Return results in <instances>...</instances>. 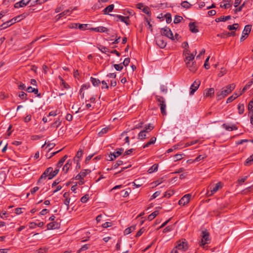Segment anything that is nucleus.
Masks as SVG:
<instances>
[{
  "label": "nucleus",
  "instance_id": "obj_1",
  "mask_svg": "<svg viewBox=\"0 0 253 253\" xmlns=\"http://www.w3.org/2000/svg\"><path fill=\"white\" fill-rule=\"evenodd\" d=\"M235 84H231L226 85L221 88V90L216 92V98L217 100H219L227 96L230 93L232 92L235 88Z\"/></svg>",
  "mask_w": 253,
  "mask_h": 253
},
{
  "label": "nucleus",
  "instance_id": "obj_2",
  "mask_svg": "<svg viewBox=\"0 0 253 253\" xmlns=\"http://www.w3.org/2000/svg\"><path fill=\"white\" fill-rule=\"evenodd\" d=\"M222 183L219 182L215 185H210L207 188V196H211L216 193L220 188L222 187Z\"/></svg>",
  "mask_w": 253,
  "mask_h": 253
},
{
  "label": "nucleus",
  "instance_id": "obj_3",
  "mask_svg": "<svg viewBox=\"0 0 253 253\" xmlns=\"http://www.w3.org/2000/svg\"><path fill=\"white\" fill-rule=\"evenodd\" d=\"M201 236L202 239L199 245L203 248H206L205 245L210 243V234L207 230H205L202 231Z\"/></svg>",
  "mask_w": 253,
  "mask_h": 253
},
{
  "label": "nucleus",
  "instance_id": "obj_4",
  "mask_svg": "<svg viewBox=\"0 0 253 253\" xmlns=\"http://www.w3.org/2000/svg\"><path fill=\"white\" fill-rule=\"evenodd\" d=\"M156 100L159 102L158 105L160 107L161 112L164 116L167 114L166 112V104L164 98L161 96L156 95Z\"/></svg>",
  "mask_w": 253,
  "mask_h": 253
},
{
  "label": "nucleus",
  "instance_id": "obj_5",
  "mask_svg": "<svg viewBox=\"0 0 253 253\" xmlns=\"http://www.w3.org/2000/svg\"><path fill=\"white\" fill-rule=\"evenodd\" d=\"M161 33L162 35L168 37L171 40H174V38L173 33L171 30L167 27L162 28L161 29Z\"/></svg>",
  "mask_w": 253,
  "mask_h": 253
},
{
  "label": "nucleus",
  "instance_id": "obj_6",
  "mask_svg": "<svg viewBox=\"0 0 253 253\" xmlns=\"http://www.w3.org/2000/svg\"><path fill=\"white\" fill-rule=\"evenodd\" d=\"M175 248L179 250L185 251L188 248L187 242L185 239L182 241H179L177 242V245L176 246Z\"/></svg>",
  "mask_w": 253,
  "mask_h": 253
},
{
  "label": "nucleus",
  "instance_id": "obj_7",
  "mask_svg": "<svg viewBox=\"0 0 253 253\" xmlns=\"http://www.w3.org/2000/svg\"><path fill=\"white\" fill-rule=\"evenodd\" d=\"M200 84L201 81L199 80H196L194 82L190 88V95H193L195 93V92L198 89Z\"/></svg>",
  "mask_w": 253,
  "mask_h": 253
},
{
  "label": "nucleus",
  "instance_id": "obj_8",
  "mask_svg": "<svg viewBox=\"0 0 253 253\" xmlns=\"http://www.w3.org/2000/svg\"><path fill=\"white\" fill-rule=\"evenodd\" d=\"M191 195L187 194L183 196L178 201V204L181 206H185L187 204L190 200Z\"/></svg>",
  "mask_w": 253,
  "mask_h": 253
},
{
  "label": "nucleus",
  "instance_id": "obj_9",
  "mask_svg": "<svg viewBox=\"0 0 253 253\" xmlns=\"http://www.w3.org/2000/svg\"><path fill=\"white\" fill-rule=\"evenodd\" d=\"M156 42L161 48H165L167 45V42L162 36L156 38Z\"/></svg>",
  "mask_w": 253,
  "mask_h": 253
},
{
  "label": "nucleus",
  "instance_id": "obj_10",
  "mask_svg": "<svg viewBox=\"0 0 253 253\" xmlns=\"http://www.w3.org/2000/svg\"><path fill=\"white\" fill-rule=\"evenodd\" d=\"M31 0H21L14 4V7L15 8L23 7L28 5Z\"/></svg>",
  "mask_w": 253,
  "mask_h": 253
},
{
  "label": "nucleus",
  "instance_id": "obj_11",
  "mask_svg": "<svg viewBox=\"0 0 253 253\" xmlns=\"http://www.w3.org/2000/svg\"><path fill=\"white\" fill-rule=\"evenodd\" d=\"M111 16H114L117 17L122 22L125 23L126 25H129L130 24V21L128 16L125 17L120 15H113L110 14Z\"/></svg>",
  "mask_w": 253,
  "mask_h": 253
},
{
  "label": "nucleus",
  "instance_id": "obj_12",
  "mask_svg": "<svg viewBox=\"0 0 253 253\" xmlns=\"http://www.w3.org/2000/svg\"><path fill=\"white\" fill-rule=\"evenodd\" d=\"M187 67L189 70L192 72H195L197 70V66L195 62L191 61V62H187L186 64Z\"/></svg>",
  "mask_w": 253,
  "mask_h": 253
},
{
  "label": "nucleus",
  "instance_id": "obj_13",
  "mask_svg": "<svg viewBox=\"0 0 253 253\" xmlns=\"http://www.w3.org/2000/svg\"><path fill=\"white\" fill-rule=\"evenodd\" d=\"M90 30L96 32L100 33H107L109 31L107 28L103 26H100L96 28H91L90 29Z\"/></svg>",
  "mask_w": 253,
  "mask_h": 253
},
{
  "label": "nucleus",
  "instance_id": "obj_14",
  "mask_svg": "<svg viewBox=\"0 0 253 253\" xmlns=\"http://www.w3.org/2000/svg\"><path fill=\"white\" fill-rule=\"evenodd\" d=\"M214 94V89L213 88H210L209 89H205L204 95L205 96L208 97H212L213 96Z\"/></svg>",
  "mask_w": 253,
  "mask_h": 253
},
{
  "label": "nucleus",
  "instance_id": "obj_15",
  "mask_svg": "<svg viewBox=\"0 0 253 253\" xmlns=\"http://www.w3.org/2000/svg\"><path fill=\"white\" fill-rule=\"evenodd\" d=\"M59 228V224L57 222H50L47 225L48 230L58 229Z\"/></svg>",
  "mask_w": 253,
  "mask_h": 253
},
{
  "label": "nucleus",
  "instance_id": "obj_16",
  "mask_svg": "<svg viewBox=\"0 0 253 253\" xmlns=\"http://www.w3.org/2000/svg\"><path fill=\"white\" fill-rule=\"evenodd\" d=\"M189 30L193 33H197L199 32L198 26L196 25L195 22H190L189 24Z\"/></svg>",
  "mask_w": 253,
  "mask_h": 253
},
{
  "label": "nucleus",
  "instance_id": "obj_17",
  "mask_svg": "<svg viewBox=\"0 0 253 253\" xmlns=\"http://www.w3.org/2000/svg\"><path fill=\"white\" fill-rule=\"evenodd\" d=\"M28 15V14L27 13H24L22 14H20L19 15H18L14 18H12V19H13V22L12 23H15V22H18L22 20V19H24L26 16Z\"/></svg>",
  "mask_w": 253,
  "mask_h": 253
},
{
  "label": "nucleus",
  "instance_id": "obj_18",
  "mask_svg": "<svg viewBox=\"0 0 253 253\" xmlns=\"http://www.w3.org/2000/svg\"><path fill=\"white\" fill-rule=\"evenodd\" d=\"M71 13V11L70 9H67L63 12L60 13V14H58L57 16H56V19L58 20L60 18L67 15H70Z\"/></svg>",
  "mask_w": 253,
  "mask_h": 253
},
{
  "label": "nucleus",
  "instance_id": "obj_19",
  "mask_svg": "<svg viewBox=\"0 0 253 253\" xmlns=\"http://www.w3.org/2000/svg\"><path fill=\"white\" fill-rule=\"evenodd\" d=\"M13 22V19H11L10 20L7 21L6 22L3 23L0 26V29H5L9 26H10L11 25L13 24L14 23H12Z\"/></svg>",
  "mask_w": 253,
  "mask_h": 253
},
{
  "label": "nucleus",
  "instance_id": "obj_20",
  "mask_svg": "<svg viewBox=\"0 0 253 253\" xmlns=\"http://www.w3.org/2000/svg\"><path fill=\"white\" fill-rule=\"evenodd\" d=\"M185 58V62L186 64L187 62H191V61H193L194 59L195 55H194V53H190L189 55H186Z\"/></svg>",
  "mask_w": 253,
  "mask_h": 253
},
{
  "label": "nucleus",
  "instance_id": "obj_21",
  "mask_svg": "<svg viewBox=\"0 0 253 253\" xmlns=\"http://www.w3.org/2000/svg\"><path fill=\"white\" fill-rule=\"evenodd\" d=\"M72 165V162L71 160H68L66 164L64 166L63 168V170L65 171V173H67L70 169Z\"/></svg>",
  "mask_w": 253,
  "mask_h": 253
},
{
  "label": "nucleus",
  "instance_id": "obj_22",
  "mask_svg": "<svg viewBox=\"0 0 253 253\" xmlns=\"http://www.w3.org/2000/svg\"><path fill=\"white\" fill-rule=\"evenodd\" d=\"M114 5L113 4H110L107 6L103 10L104 14H107L108 12H112L114 9Z\"/></svg>",
  "mask_w": 253,
  "mask_h": 253
},
{
  "label": "nucleus",
  "instance_id": "obj_23",
  "mask_svg": "<svg viewBox=\"0 0 253 253\" xmlns=\"http://www.w3.org/2000/svg\"><path fill=\"white\" fill-rule=\"evenodd\" d=\"M146 130H141L138 135V139L140 140H143L145 139L147 137L146 136Z\"/></svg>",
  "mask_w": 253,
  "mask_h": 253
},
{
  "label": "nucleus",
  "instance_id": "obj_24",
  "mask_svg": "<svg viewBox=\"0 0 253 253\" xmlns=\"http://www.w3.org/2000/svg\"><path fill=\"white\" fill-rule=\"evenodd\" d=\"M230 19H231V16L229 15L226 16H220L218 18H217L215 19V21L216 22H221V21L225 22L226 21L230 20Z\"/></svg>",
  "mask_w": 253,
  "mask_h": 253
},
{
  "label": "nucleus",
  "instance_id": "obj_25",
  "mask_svg": "<svg viewBox=\"0 0 253 253\" xmlns=\"http://www.w3.org/2000/svg\"><path fill=\"white\" fill-rule=\"evenodd\" d=\"M90 82H91L93 85L94 86H99V84L101 83L99 79H96L92 77H90Z\"/></svg>",
  "mask_w": 253,
  "mask_h": 253
},
{
  "label": "nucleus",
  "instance_id": "obj_26",
  "mask_svg": "<svg viewBox=\"0 0 253 253\" xmlns=\"http://www.w3.org/2000/svg\"><path fill=\"white\" fill-rule=\"evenodd\" d=\"M253 78L252 79V80L250 82H249L244 87V88H243L241 92L240 93V95H242V94L243 93H244V92H245V91L247 89H248L250 86L252 85V84H253Z\"/></svg>",
  "mask_w": 253,
  "mask_h": 253
},
{
  "label": "nucleus",
  "instance_id": "obj_27",
  "mask_svg": "<svg viewBox=\"0 0 253 253\" xmlns=\"http://www.w3.org/2000/svg\"><path fill=\"white\" fill-rule=\"evenodd\" d=\"M251 25H247L245 26L244 29L243 31V34H244L245 35H248L251 31Z\"/></svg>",
  "mask_w": 253,
  "mask_h": 253
},
{
  "label": "nucleus",
  "instance_id": "obj_28",
  "mask_svg": "<svg viewBox=\"0 0 253 253\" xmlns=\"http://www.w3.org/2000/svg\"><path fill=\"white\" fill-rule=\"evenodd\" d=\"M83 150L81 149L77 152V154L74 158V161L79 162L80 158L82 156Z\"/></svg>",
  "mask_w": 253,
  "mask_h": 253
},
{
  "label": "nucleus",
  "instance_id": "obj_29",
  "mask_svg": "<svg viewBox=\"0 0 253 253\" xmlns=\"http://www.w3.org/2000/svg\"><path fill=\"white\" fill-rule=\"evenodd\" d=\"M67 155H65L63 157H62L59 161V162H58V163L56 164V167L57 168H60V167H61L63 164V163H64V162L65 161V160H66V159L67 158Z\"/></svg>",
  "mask_w": 253,
  "mask_h": 253
},
{
  "label": "nucleus",
  "instance_id": "obj_30",
  "mask_svg": "<svg viewBox=\"0 0 253 253\" xmlns=\"http://www.w3.org/2000/svg\"><path fill=\"white\" fill-rule=\"evenodd\" d=\"M240 95V94H238L237 93L235 92L233 95L227 98V99L226 100V103H229L231 102L232 101H233L234 100H235L237 97H238Z\"/></svg>",
  "mask_w": 253,
  "mask_h": 253
},
{
  "label": "nucleus",
  "instance_id": "obj_31",
  "mask_svg": "<svg viewBox=\"0 0 253 253\" xmlns=\"http://www.w3.org/2000/svg\"><path fill=\"white\" fill-rule=\"evenodd\" d=\"M117 151L112 153L113 156L115 155V158H117L120 156L124 151V149L122 148H118L116 149Z\"/></svg>",
  "mask_w": 253,
  "mask_h": 253
},
{
  "label": "nucleus",
  "instance_id": "obj_32",
  "mask_svg": "<svg viewBox=\"0 0 253 253\" xmlns=\"http://www.w3.org/2000/svg\"><path fill=\"white\" fill-rule=\"evenodd\" d=\"M59 169L57 168L54 170H52L51 173H49L48 175V179H51L54 176H55L59 172Z\"/></svg>",
  "mask_w": 253,
  "mask_h": 253
},
{
  "label": "nucleus",
  "instance_id": "obj_33",
  "mask_svg": "<svg viewBox=\"0 0 253 253\" xmlns=\"http://www.w3.org/2000/svg\"><path fill=\"white\" fill-rule=\"evenodd\" d=\"M158 165L154 164L151 167H150L148 170V172L149 173H151L153 172L157 171L158 170Z\"/></svg>",
  "mask_w": 253,
  "mask_h": 253
},
{
  "label": "nucleus",
  "instance_id": "obj_34",
  "mask_svg": "<svg viewBox=\"0 0 253 253\" xmlns=\"http://www.w3.org/2000/svg\"><path fill=\"white\" fill-rule=\"evenodd\" d=\"M223 127L227 130H228V131H232L233 130H236L237 129V127L233 125L232 126H227V125L226 124H223Z\"/></svg>",
  "mask_w": 253,
  "mask_h": 253
},
{
  "label": "nucleus",
  "instance_id": "obj_35",
  "mask_svg": "<svg viewBox=\"0 0 253 253\" xmlns=\"http://www.w3.org/2000/svg\"><path fill=\"white\" fill-rule=\"evenodd\" d=\"M245 107L244 104L239 103L238 105V113L240 115L243 114L244 112Z\"/></svg>",
  "mask_w": 253,
  "mask_h": 253
},
{
  "label": "nucleus",
  "instance_id": "obj_36",
  "mask_svg": "<svg viewBox=\"0 0 253 253\" xmlns=\"http://www.w3.org/2000/svg\"><path fill=\"white\" fill-rule=\"evenodd\" d=\"M123 164V161L122 160L117 161L114 164L112 165V167L111 168V169H116L118 168L120 166H121Z\"/></svg>",
  "mask_w": 253,
  "mask_h": 253
},
{
  "label": "nucleus",
  "instance_id": "obj_37",
  "mask_svg": "<svg viewBox=\"0 0 253 253\" xmlns=\"http://www.w3.org/2000/svg\"><path fill=\"white\" fill-rule=\"evenodd\" d=\"M159 211H158L153 212L151 214L148 215V219L149 221H151L159 214Z\"/></svg>",
  "mask_w": 253,
  "mask_h": 253
},
{
  "label": "nucleus",
  "instance_id": "obj_38",
  "mask_svg": "<svg viewBox=\"0 0 253 253\" xmlns=\"http://www.w3.org/2000/svg\"><path fill=\"white\" fill-rule=\"evenodd\" d=\"M59 79L61 81V85H62L63 86V87L64 88L68 89L70 87V85L64 81V80L63 79V78L59 76Z\"/></svg>",
  "mask_w": 253,
  "mask_h": 253
},
{
  "label": "nucleus",
  "instance_id": "obj_39",
  "mask_svg": "<svg viewBox=\"0 0 253 253\" xmlns=\"http://www.w3.org/2000/svg\"><path fill=\"white\" fill-rule=\"evenodd\" d=\"M134 229H135L134 226H130L129 227H128L125 230L124 234L128 235V234H130Z\"/></svg>",
  "mask_w": 253,
  "mask_h": 253
},
{
  "label": "nucleus",
  "instance_id": "obj_40",
  "mask_svg": "<svg viewBox=\"0 0 253 253\" xmlns=\"http://www.w3.org/2000/svg\"><path fill=\"white\" fill-rule=\"evenodd\" d=\"M252 162H253V154L246 160L245 165L246 166H250Z\"/></svg>",
  "mask_w": 253,
  "mask_h": 253
},
{
  "label": "nucleus",
  "instance_id": "obj_41",
  "mask_svg": "<svg viewBox=\"0 0 253 253\" xmlns=\"http://www.w3.org/2000/svg\"><path fill=\"white\" fill-rule=\"evenodd\" d=\"M91 170L89 169H84L82 170L80 173L82 177L84 178L86 175L90 173Z\"/></svg>",
  "mask_w": 253,
  "mask_h": 253
},
{
  "label": "nucleus",
  "instance_id": "obj_42",
  "mask_svg": "<svg viewBox=\"0 0 253 253\" xmlns=\"http://www.w3.org/2000/svg\"><path fill=\"white\" fill-rule=\"evenodd\" d=\"M109 127H106L102 128L99 132H98V135L99 136H103V134H106L109 130Z\"/></svg>",
  "mask_w": 253,
  "mask_h": 253
},
{
  "label": "nucleus",
  "instance_id": "obj_43",
  "mask_svg": "<svg viewBox=\"0 0 253 253\" xmlns=\"http://www.w3.org/2000/svg\"><path fill=\"white\" fill-rule=\"evenodd\" d=\"M18 96L22 100H27V94L24 91H21L18 94Z\"/></svg>",
  "mask_w": 253,
  "mask_h": 253
},
{
  "label": "nucleus",
  "instance_id": "obj_44",
  "mask_svg": "<svg viewBox=\"0 0 253 253\" xmlns=\"http://www.w3.org/2000/svg\"><path fill=\"white\" fill-rule=\"evenodd\" d=\"M142 11L144 13H146L148 16H151V13L150 8L148 6H144L142 8Z\"/></svg>",
  "mask_w": 253,
  "mask_h": 253
},
{
  "label": "nucleus",
  "instance_id": "obj_45",
  "mask_svg": "<svg viewBox=\"0 0 253 253\" xmlns=\"http://www.w3.org/2000/svg\"><path fill=\"white\" fill-rule=\"evenodd\" d=\"M183 19L182 16L176 15L174 17L173 22L175 24H178L181 22V21Z\"/></svg>",
  "mask_w": 253,
  "mask_h": 253
},
{
  "label": "nucleus",
  "instance_id": "obj_46",
  "mask_svg": "<svg viewBox=\"0 0 253 253\" xmlns=\"http://www.w3.org/2000/svg\"><path fill=\"white\" fill-rule=\"evenodd\" d=\"M173 229V225H169L165 228L163 231L164 233L170 232Z\"/></svg>",
  "mask_w": 253,
  "mask_h": 253
},
{
  "label": "nucleus",
  "instance_id": "obj_47",
  "mask_svg": "<svg viewBox=\"0 0 253 253\" xmlns=\"http://www.w3.org/2000/svg\"><path fill=\"white\" fill-rule=\"evenodd\" d=\"M89 247H90L89 244L84 245L82 247V248H81L79 249V250L78 251V252L77 253H80L82 251H85V250H87Z\"/></svg>",
  "mask_w": 253,
  "mask_h": 253
},
{
  "label": "nucleus",
  "instance_id": "obj_48",
  "mask_svg": "<svg viewBox=\"0 0 253 253\" xmlns=\"http://www.w3.org/2000/svg\"><path fill=\"white\" fill-rule=\"evenodd\" d=\"M238 24L235 23L232 25H228L227 27V29L230 31H232L233 30H237V29L238 28Z\"/></svg>",
  "mask_w": 253,
  "mask_h": 253
},
{
  "label": "nucleus",
  "instance_id": "obj_49",
  "mask_svg": "<svg viewBox=\"0 0 253 253\" xmlns=\"http://www.w3.org/2000/svg\"><path fill=\"white\" fill-rule=\"evenodd\" d=\"M181 6L186 8H189L190 7L191 4L187 1H182L181 3Z\"/></svg>",
  "mask_w": 253,
  "mask_h": 253
},
{
  "label": "nucleus",
  "instance_id": "obj_50",
  "mask_svg": "<svg viewBox=\"0 0 253 253\" xmlns=\"http://www.w3.org/2000/svg\"><path fill=\"white\" fill-rule=\"evenodd\" d=\"M61 121L59 119H58L52 124L51 126L52 127H56V128H57L61 125Z\"/></svg>",
  "mask_w": 253,
  "mask_h": 253
},
{
  "label": "nucleus",
  "instance_id": "obj_51",
  "mask_svg": "<svg viewBox=\"0 0 253 253\" xmlns=\"http://www.w3.org/2000/svg\"><path fill=\"white\" fill-rule=\"evenodd\" d=\"M113 66L117 71H121L123 69V66L122 63L119 64H114Z\"/></svg>",
  "mask_w": 253,
  "mask_h": 253
},
{
  "label": "nucleus",
  "instance_id": "obj_52",
  "mask_svg": "<svg viewBox=\"0 0 253 253\" xmlns=\"http://www.w3.org/2000/svg\"><path fill=\"white\" fill-rule=\"evenodd\" d=\"M154 126L149 124L145 126V129L144 130H146V132H148L152 130Z\"/></svg>",
  "mask_w": 253,
  "mask_h": 253
},
{
  "label": "nucleus",
  "instance_id": "obj_53",
  "mask_svg": "<svg viewBox=\"0 0 253 253\" xmlns=\"http://www.w3.org/2000/svg\"><path fill=\"white\" fill-rule=\"evenodd\" d=\"M165 18L167 23H170L171 22V16L170 13H167L165 15Z\"/></svg>",
  "mask_w": 253,
  "mask_h": 253
},
{
  "label": "nucleus",
  "instance_id": "obj_54",
  "mask_svg": "<svg viewBox=\"0 0 253 253\" xmlns=\"http://www.w3.org/2000/svg\"><path fill=\"white\" fill-rule=\"evenodd\" d=\"M52 172V167H49L47 169H46L45 171L43 172V173L47 175V177H48V175L49 173H51Z\"/></svg>",
  "mask_w": 253,
  "mask_h": 253
},
{
  "label": "nucleus",
  "instance_id": "obj_55",
  "mask_svg": "<svg viewBox=\"0 0 253 253\" xmlns=\"http://www.w3.org/2000/svg\"><path fill=\"white\" fill-rule=\"evenodd\" d=\"M88 199H89L88 195L86 194L81 198V201L83 203H85L88 201Z\"/></svg>",
  "mask_w": 253,
  "mask_h": 253
},
{
  "label": "nucleus",
  "instance_id": "obj_56",
  "mask_svg": "<svg viewBox=\"0 0 253 253\" xmlns=\"http://www.w3.org/2000/svg\"><path fill=\"white\" fill-rule=\"evenodd\" d=\"M173 194H174V193L172 191H168L165 193L164 197H167V198H169Z\"/></svg>",
  "mask_w": 253,
  "mask_h": 253
},
{
  "label": "nucleus",
  "instance_id": "obj_57",
  "mask_svg": "<svg viewBox=\"0 0 253 253\" xmlns=\"http://www.w3.org/2000/svg\"><path fill=\"white\" fill-rule=\"evenodd\" d=\"M99 49L103 53H106L109 51L108 48L103 45H100V47H98Z\"/></svg>",
  "mask_w": 253,
  "mask_h": 253
},
{
  "label": "nucleus",
  "instance_id": "obj_58",
  "mask_svg": "<svg viewBox=\"0 0 253 253\" xmlns=\"http://www.w3.org/2000/svg\"><path fill=\"white\" fill-rule=\"evenodd\" d=\"M47 175H45V173L44 174L43 173L41 175L40 177L39 178L38 181V184H39L40 183H41L43 180L45 179L46 178Z\"/></svg>",
  "mask_w": 253,
  "mask_h": 253
},
{
  "label": "nucleus",
  "instance_id": "obj_59",
  "mask_svg": "<svg viewBox=\"0 0 253 253\" xmlns=\"http://www.w3.org/2000/svg\"><path fill=\"white\" fill-rule=\"evenodd\" d=\"M87 25H88L87 24H78V28L80 30L84 31L86 29Z\"/></svg>",
  "mask_w": 253,
  "mask_h": 253
},
{
  "label": "nucleus",
  "instance_id": "obj_60",
  "mask_svg": "<svg viewBox=\"0 0 253 253\" xmlns=\"http://www.w3.org/2000/svg\"><path fill=\"white\" fill-rule=\"evenodd\" d=\"M145 231V229L143 227L142 228H141L137 232V233L135 235V237H140L142 234Z\"/></svg>",
  "mask_w": 253,
  "mask_h": 253
},
{
  "label": "nucleus",
  "instance_id": "obj_61",
  "mask_svg": "<svg viewBox=\"0 0 253 253\" xmlns=\"http://www.w3.org/2000/svg\"><path fill=\"white\" fill-rule=\"evenodd\" d=\"M47 251V249L46 248H40L37 251L36 253H46Z\"/></svg>",
  "mask_w": 253,
  "mask_h": 253
},
{
  "label": "nucleus",
  "instance_id": "obj_62",
  "mask_svg": "<svg viewBox=\"0 0 253 253\" xmlns=\"http://www.w3.org/2000/svg\"><path fill=\"white\" fill-rule=\"evenodd\" d=\"M130 62V58H125L123 63H122L123 65L125 66H126L128 65V64Z\"/></svg>",
  "mask_w": 253,
  "mask_h": 253
},
{
  "label": "nucleus",
  "instance_id": "obj_63",
  "mask_svg": "<svg viewBox=\"0 0 253 253\" xmlns=\"http://www.w3.org/2000/svg\"><path fill=\"white\" fill-rule=\"evenodd\" d=\"M248 177V176H245L241 178V179H239L237 181V182L239 184L242 183L244 182L247 180Z\"/></svg>",
  "mask_w": 253,
  "mask_h": 253
},
{
  "label": "nucleus",
  "instance_id": "obj_64",
  "mask_svg": "<svg viewBox=\"0 0 253 253\" xmlns=\"http://www.w3.org/2000/svg\"><path fill=\"white\" fill-rule=\"evenodd\" d=\"M175 161L180 160L182 159V154H176L174 156Z\"/></svg>",
  "mask_w": 253,
  "mask_h": 253
}]
</instances>
